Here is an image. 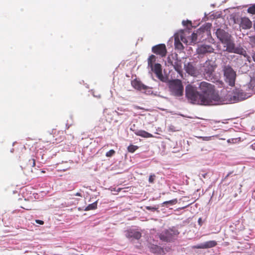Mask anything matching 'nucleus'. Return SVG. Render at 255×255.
Listing matches in <instances>:
<instances>
[{"label":"nucleus","instance_id":"1","mask_svg":"<svg viewBox=\"0 0 255 255\" xmlns=\"http://www.w3.org/2000/svg\"><path fill=\"white\" fill-rule=\"evenodd\" d=\"M185 95L192 104L216 105L221 102L214 86L206 82L188 85L185 88Z\"/></svg>","mask_w":255,"mask_h":255},{"label":"nucleus","instance_id":"2","mask_svg":"<svg viewBox=\"0 0 255 255\" xmlns=\"http://www.w3.org/2000/svg\"><path fill=\"white\" fill-rule=\"evenodd\" d=\"M251 95V92H244L243 90L236 89L232 92H229L227 97L230 102L235 103L247 99Z\"/></svg>","mask_w":255,"mask_h":255},{"label":"nucleus","instance_id":"3","mask_svg":"<svg viewBox=\"0 0 255 255\" xmlns=\"http://www.w3.org/2000/svg\"><path fill=\"white\" fill-rule=\"evenodd\" d=\"M223 71L225 83L231 87H234L237 77L236 72L229 65L224 66Z\"/></svg>","mask_w":255,"mask_h":255},{"label":"nucleus","instance_id":"4","mask_svg":"<svg viewBox=\"0 0 255 255\" xmlns=\"http://www.w3.org/2000/svg\"><path fill=\"white\" fill-rule=\"evenodd\" d=\"M156 60V57L151 55L148 59V67L151 68L152 71L154 72L157 77L161 81L165 82L166 78L162 74L161 66L160 64L157 63L153 65Z\"/></svg>","mask_w":255,"mask_h":255},{"label":"nucleus","instance_id":"5","mask_svg":"<svg viewBox=\"0 0 255 255\" xmlns=\"http://www.w3.org/2000/svg\"><path fill=\"white\" fill-rule=\"evenodd\" d=\"M223 44H224V47H226L225 51L229 53L241 54L244 55V57L247 56L246 55V51L243 47L240 46L236 47L234 41L232 37Z\"/></svg>","mask_w":255,"mask_h":255},{"label":"nucleus","instance_id":"6","mask_svg":"<svg viewBox=\"0 0 255 255\" xmlns=\"http://www.w3.org/2000/svg\"><path fill=\"white\" fill-rule=\"evenodd\" d=\"M204 78L207 80L214 79V72L216 67L215 62L211 60H207L202 66Z\"/></svg>","mask_w":255,"mask_h":255},{"label":"nucleus","instance_id":"7","mask_svg":"<svg viewBox=\"0 0 255 255\" xmlns=\"http://www.w3.org/2000/svg\"><path fill=\"white\" fill-rule=\"evenodd\" d=\"M169 88L171 94L175 97H181L183 95L184 87L180 80H172L169 83Z\"/></svg>","mask_w":255,"mask_h":255},{"label":"nucleus","instance_id":"8","mask_svg":"<svg viewBox=\"0 0 255 255\" xmlns=\"http://www.w3.org/2000/svg\"><path fill=\"white\" fill-rule=\"evenodd\" d=\"M177 230L170 229L162 232L159 235L161 240L164 242H170L178 234Z\"/></svg>","mask_w":255,"mask_h":255},{"label":"nucleus","instance_id":"9","mask_svg":"<svg viewBox=\"0 0 255 255\" xmlns=\"http://www.w3.org/2000/svg\"><path fill=\"white\" fill-rule=\"evenodd\" d=\"M184 68L186 72L192 76H197L200 74V71L196 67V64L194 62H189L184 64Z\"/></svg>","mask_w":255,"mask_h":255},{"label":"nucleus","instance_id":"10","mask_svg":"<svg viewBox=\"0 0 255 255\" xmlns=\"http://www.w3.org/2000/svg\"><path fill=\"white\" fill-rule=\"evenodd\" d=\"M181 41L186 43L187 41L186 38L183 36V33H181L179 34H176L174 35V45L175 48L179 50H182L183 49V46L181 43Z\"/></svg>","mask_w":255,"mask_h":255},{"label":"nucleus","instance_id":"11","mask_svg":"<svg viewBox=\"0 0 255 255\" xmlns=\"http://www.w3.org/2000/svg\"><path fill=\"white\" fill-rule=\"evenodd\" d=\"M152 51L155 54L159 55L162 57H165L167 53L166 46L164 44H160L153 46L152 48Z\"/></svg>","mask_w":255,"mask_h":255},{"label":"nucleus","instance_id":"12","mask_svg":"<svg viewBox=\"0 0 255 255\" xmlns=\"http://www.w3.org/2000/svg\"><path fill=\"white\" fill-rule=\"evenodd\" d=\"M216 34L217 38L222 43L228 41V40L232 37L230 34L221 29H218L216 31Z\"/></svg>","mask_w":255,"mask_h":255},{"label":"nucleus","instance_id":"13","mask_svg":"<svg viewBox=\"0 0 255 255\" xmlns=\"http://www.w3.org/2000/svg\"><path fill=\"white\" fill-rule=\"evenodd\" d=\"M126 237L129 239L138 240L141 236V234L139 231L134 229H128L125 232Z\"/></svg>","mask_w":255,"mask_h":255},{"label":"nucleus","instance_id":"14","mask_svg":"<svg viewBox=\"0 0 255 255\" xmlns=\"http://www.w3.org/2000/svg\"><path fill=\"white\" fill-rule=\"evenodd\" d=\"M214 50V48L210 45H202L197 48V52L199 54H205L207 53L213 52Z\"/></svg>","mask_w":255,"mask_h":255},{"label":"nucleus","instance_id":"15","mask_svg":"<svg viewBox=\"0 0 255 255\" xmlns=\"http://www.w3.org/2000/svg\"><path fill=\"white\" fill-rule=\"evenodd\" d=\"M217 243L214 241H210L193 247L194 249H208L215 247Z\"/></svg>","mask_w":255,"mask_h":255},{"label":"nucleus","instance_id":"16","mask_svg":"<svg viewBox=\"0 0 255 255\" xmlns=\"http://www.w3.org/2000/svg\"><path fill=\"white\" fill-rule=\"evenodd\" d=\"M240 25L243 29H247L252 27V22L249 18L244 17L241 18Z\"/></svg>","mask_w":255,"mask_h":255},{"label":"nucleus","instance_id":"17","mask_svg":"<svg viewBox=\"0 0 255 255\" xmlns=\"http://www.w3.org/2000/svg\"><path fill=\"white\" fill-rule=\"evenodd\" d=\"M131 85L133 86V87H134L135 89H137L138 90L144 91L145 90L149 89V88H148L147 86L144 85L140 82L137 80H134L132 81Z\"/></svg>","mask_w":255,"mask_h":255},{"label":"nucleus","instance_id":"18","mask_svg":"<svg viewBox=\"0 0 255 255\" xmlns=\"http://www.w3.org/2000/svg\"><path fill=\"white\" fill-rule=\"evenodd\" d=\"M134 133L136 135L140 136L143 137H152L153 135L143 130H136L134 131Z\"/></svg>","mask_w":255,"mask_h":255},{"label":"nucleus","instance_id":"19","mask_svg":"<svg viewBox=\"0 0 255 255\" xmlns=\"http://www.w3.org/2000/svg\"><path fill=\"white\" fill-rule=\"evenodd\" d=\"M97 201H96L92 204H89L86 208H85V211H89L91 210H94L97 208Z\"/></svg>","mask_w":255,"mask_h":255},{"label":"nucleus","instance_id":"20","mask_svg":"<svg viewBox=\"0 0 255 255\" xmlns=\"http://www.w3.org/2000/svg\"><path fill=\"white\" fill-rule=\"evenodd\" d=\"M250 90L255 93V80L252 79L249 85Z\"/></svg>","mask_w":255,"mask_h":255},{"label":"nucleus","instance_id":"21","mask_svg":"<svg viewBox=\"0 0 255 255\" xmlns=\"http://www.w3.org/2000/svg\"><path fill=\"white\" fill-rule=\"evenodd\" d=\"M247 11L252 14H255V4H251L248 8Z\"/></svg>","mask_w":255,"mask_h":255},{"label":"nucleus","instance_id":"22","mask_svg":"<svg viewBox=\"0 0 255 255\" xmlns=\"http://www.w3.org/2000/svg\"><path fill=\"white\" fill-rule=\"evenodd\" d=\"M150 251L153 253H158L160 251V248L157 246L152 245L150 247Z\"/></svg>","mask_w":255,"mask_h":255},{"label":"nucleus","instance_id":"23","mask_svg":"<svg viewBox=\"0 0 255 255\" xmlns=\"http://www.w3.org/2000/svg\"><path fill=\"white\" fill-rule=\"evenodd\" d=\"M177 202V200L176 199H174L171 200L165 201L163 203V205H167V204H170L171 205H174L176 204Z\"/></svg>","mask_w":255,"mask_h":255},{"label":"nucleus","instance_id":"24","mask_svg":"<svg viewBox=\"0 0 255 255\" xmlns=\"http://www.w3.org/2000/svg\"><path fill=\"white\" fill-rule=\"evenodd\" d=\"M138 147L133 145H130L128 146V151L130 152H134L137 149Z\"/></svg>","mask_w":255,"mask_h":255},{"label":"nucleus","instance_id":"25","mask_svg":"<svg viewBox=\"0 0 255 255\" xmlns=\"http://www.w3.org/2000/svg\"><path fill=\"white\" fill-rule=\"evenodd\" d=\"M246 55L247 56H246V57L247 58V60L249 62H251V59H253V61L255 62V52H253L252 53V57L249 56L247 55V54H246Z\"/></svg>","mask_w":255,"mask_h":255},{"label":"nucleus","instance_id":"26","mask_svg":"<svg viewBox=\"0 0 255 255\" xmlns=\"http://www.w3.org/2000/svg\"><path fill=\"white\" fill-rule=\"evenodd\" d=\"M115 151L113 149H111L106 153V155L107 157H111L115 154Z\"/></svg>","mask_w":255,"mask_h":255},{"label":"nucleus","instance_id":"27","mask_svg":"<svg viewBox=\"0 0 255 255\" xmlns=\"http://www.w3.org/2000/svg\"><path fill=\"white\" fill-rule=\"evenodd\" d=\"M216 85L218 86V87L221 88L224 87V83L222 81H216Z\"/></svg>","mask_w":255,"mask_h":255},{"label":"nucleus","instance_id":"28","mask_svg":"<svg viewBox=\"0 0 255 255\" xmlns=\"http://www.w3.org/2000/svg\"><path fill=\"white\" fill-rule=\"evenodd\" d=\"M213 136H200V138H202L203 140L209 141L212 139Z\"/></svg>","mask_w":255,"mask_h":255},{"label":"nucleus","instance_id":"29","mask_svg":"<svg viewBox=\"0 0 255 255\" xmlns=\"http://www.w3.org/2000/svg\"><path fill=\"white\" fill-rule=\"evenodd\" d=\"M174 66L175 70L177 71L178 72L180 73L181 69V65H179L178 64H176L174 65Z\"/></svg>","mask_w":255,"mask_h":255},{"label":"nucleus","instance_id":"30","mask_svg":"<svg viewBox=\"0 0 255 255\" xmlns=\"http://www.w3.org/2000/svg\"><path fill=\"white\" fill-rule=\"evenodd\" d=\"M155 175L153 174V175H151L149 177V179H148V181L150 183H153L154 182V180L155 179Z\"/></svg>","mask_w":255,"mask_h":255},{"label":"nucleus","instance_id":"31","mask_svg":"<svg viewBox=\"0 0 255 255\" xmlns=\"http://www.w3.org/2000/svg\"><path fill=\"white\" fill-rule=\"evenodd\" d=\"M146 209L148 210H151L152 211H155L157 209V208H156L155 206H146Z\"/></svg>","mask_w":255,"mask_h":255},{"label":"nucleus","instance_id":"32","mask_svg":"<svg viewBox=\"0 0 255 255\" xmlns=\"http://www.w3.org/2000/svg\"><path fill=\"white\" fill-rule=\"evenodd\" d=\"M35 222L40 225H43L44 224V222L40 220H36Z\"/></svg>","mask_w":255,"mask_h":255},{"label":"nucleus","instance_id":"33","mask_svg":"<svg viewBox=\"0 0 255 255\" xmlns=\"http://www.w3.org/2000/svg\"><path fill=\"white\" fill-rule=\"evenodd\" d=\"M189 22L190 23L191 22L189 21H188V20L187 21H185V20L182 21V24L183 25H186L187 23H189Z\"/></svg>","mask_w":255,"mask_h":255},{"label":"nucleus","instance_id":"34","mask_svg":"<svg viewBox=\"0 0 255 255\" xmlns=\"http://www.w3.org/2000/svg\"><path fill=\"white\" fill-rule=\"evenodd\" d=\"M198 222L199 225H200V226L202 225V219L201 218H200L198 219Z\"/></svg>","mask_w":255,"mask_h":255},{"label":"nucleus","instance_id":"35","mask_svg":"<svg viewBox=\"0 0 255 255\" xmlns=\"http://www.w3.org/2000/svg\"><path fill=\"white\" fill-rule=\"evenodd\" d=\"M251 146L253 149L255 150V142L252 144Z\"/></svg>","mask_w":255,"mask_h":255},{"label":"nucleus","instance_id":"36","mask_svg":"<svg viewBox=\"0 0 255 255\" xmlns=\"http://www.w3.org/2000/svg\"><path fill=\"white\" fill-rule=\"evenodd\" d=\"M32 166L34 167L35 165V161L34 159H32Z\"/></svg>","mask_w":255,"mask_h":255},{"label":"nucleus","instance_id":"37","mask_svg":"<svg viewBox=\"0 0 255 255\" xmlns=\"http://www.w3.org/2000/svg\"><path fill=\"white\" fill-rule=\"evenodd\" d=\"M113 113L116 114H117V115H120L121 114H120L119 112H118L117 111H115L114 112H113Z\"/></svg>","mask_w":255,"mask_h":255},{"label":"nucleus","instance_id":"38","mask_svg":"<svg viewBox=\"0 0 255 255\" xmlns=\"http://www.w3.org/2000/svg\"><path fill=\"white\" fill-rule=\"evenodd\" d=\"M207 173H204V174H202V176L204 178H206V176H207Z\"/></svg>","mask_w":255,"mask_h":255},{"label":"nucleus","instance_id":"39","mask_svg":"<svg viewBox=\"0 0 255 255\" xmlns=\"http://www.w3.org/2000/svg\"><path fill=\"white\" fill-rule=\"evenodd\" d=\"M76 196H80L81 197L82 196V195L81 193H77L76 194H75Z\"/></svg>","mask_w":255,"mask_h":255},{"label":"nucleus","instance_id":"40","mask_svg":"<svg viewBox=\"0 0 255 255\" xmlns=\"http://www.w3.org/2000/svg\"><path fill=\"white\" fill-rule=\"evenodd\" d=\"M231 173H232V172H229V173L226 175V177H225V178H228V177L230 176V175Z\"/></svg>","mask_w":255,"mask_h":255},{"label":"nucleus","instance_id":"41","mask_svg":"<svg viewBox=\"0 0 255 255\" xmlns=\"http://www.w3.org/2000/svg\"><path fill=\"white\" fill-rule=\"evenodd\" d=\"M234 139H229L228 140V142H231V140L233 141Z\"/></svg>","mask_w":255,"mask_h":255},{"label":"nucleus","instance_id":"42","mask_svg":"<svg viewBox=\"0 0 255 255\" xmlns=\"http://www.w3.org/2000/svg\"><path fill=\"white\" fill-rule=\"evenodd\" d=\"M195 34L194 33H193V34H192V36H193V37H194V36H195Z\"/></svg>","mask_w":255,"mask_h":255}]
</instances>
